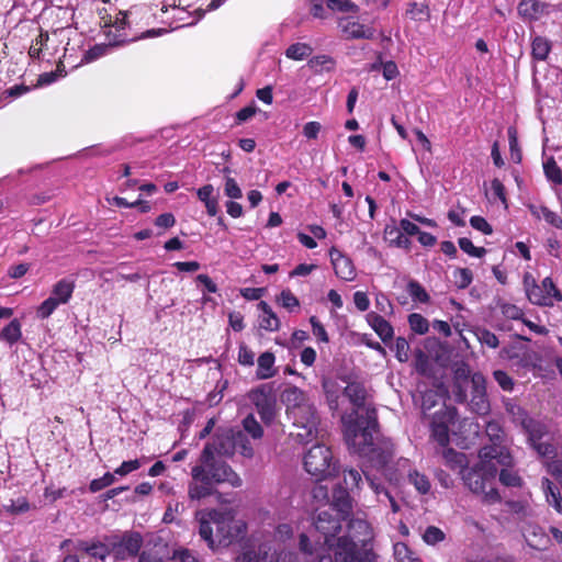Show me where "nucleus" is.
Masks as SVG:
<instances>
[{"label":"nucleus","mask_w":562,"mask_h":562,"mask_svg":"<svg viewBox=\"0 0 562 562\" xmlns=\"http://www.w3.org/2000/svg\"><path fill=\"white\" fill-rule=\"evenodd\" d=\"M521 425L528 435V441L540 457H550L554 452L552 445L541 441L544 432L539 423L529 417H524Z\"/></svg>","instance_id":"13"},{"label":"nucleus","mask_w":562,"mask_h":562,"mask_svg":"<svg viewBox=\"0 0 562 562\" xmlns=\"http://www.w3.org/2000/svg\"><path fill=\"white\" fill-rule=\"evenodd\" d=\"M407 292L415 302L427 303L429 301L428 293L417 281L408 282Z\"/></svg>","instance_id":"43"},{"label":"nucleus","mask_w":562,"mask_h":562,"mask_svg":"<svg viewBox=\"0 0 562 562\" xmlns=\"http://www.w3.org/2000/svg\"><path fill=\"white\" fill-rule=\"evenodd\" d=\"M342 32L348 38H373L374 30L356 21L342 19L340 21Z\"/></svg>","instance_id":"19"},{"label":"nucleus","mask_w":562,"mask_h":562,"mask_svg":"<svg viewBox=\"0 0 562 562\" xmlns=\"http://www.w3.org/2000/svg\"><path fill=\"white\" fill-rule=\"evenodd\" d=\"M408 481L419 494H427L430 491L431 484L429 479L417 470L409 471Z\"/></svg>","instance_id":"34"},{"label":"nucleus","mask_w":562,"mask_h":562,"mask_svg":"<svg viewBox=\"0 0 562 562\" xmlns=\"http://www.w3.org/2000/svg\"><path fill=\"white\" fill-rule=\"evenodd\" d=\"M75 283L68 279H61L54 284L50 297L58 304H67L72 296Z\"/></svg>","instance_id":"20"},{"label":"nucleus","mask_w":562,"mask_h":562,"mask_svg":"<svg viewBox=\"0 0 562 562\" xmlns=\"http://www.w3.org/2000/svg\"><path fill=\"white\" fill-rule=\"evenodd\" d=\"M196 467H204V473H209L213 485L227 483L232 487H239L243 484L240 476L227 463L212 456L211 447H204Z\"/></svg>","instance_id":"6"},{"label":"nucleus","mask_w":562,"mask_h":562,"mask_svg":"<svg viewBox=\"0 0 562 562\" xmlns=\"http://www.w3.org/2000/svg\"><path fill=\"white\" fill-rule=\"evenodd\" d=\"M479 458L480 461L476 465L463 471L462 479L473 493L483 494L488 503L498 502L501 497L493 487V482L498 470L497 465L510 463V453L498 447H483Z\"/></svg>","instance_id":"3"},{"label":"nucleus","mask_w":562,"mask_h":562,"mask_svg":"<svg viewBox=\"0 0 562 562\" xmlns=\"http://www.w3.org/2000/svg\"><path fill=\"white\" fill-rule=\"evenodd\" d=\"M328 508H334V514L346 519L349 510L351 509V499L347 488H339L334 493L333 505Z\"/></svg>","instance_id":"24"},{"label":"nucleus","mask_w":562,"mask_h":562,"mask_svg":"<svg viewBox=\"0 0 562 562\" xmlns=\"http://www.w3.org/2000/svg\"><path fill=\"white\" fill-rule=\"evenodd\" d=\"M326 4L331 11L358 12V7L350 0H327Z\"/></svg>","instance_id":"49"},{"label":"nucleus","mask_w":562,"mask_h":562,"mask_svg":"<svg viewBox=\"0 0 562 562\" xmlns=\"http://www.w3.org/2000/svg\"><path fill=\"white\" fill-rule=\"evenodd\" d=\"M344 424L345 439L351 452L368 458L373 467L384 469L394 456V445L389 439H378L376 412L374 408H367L366 415H345L341 418Z\"/></svg>","instance_id":"1"},{"label":"nucleus","mask_w":562,"mask_h":562,"mask_svg":"<svg viewBox=\"0 0 562 562\" xmlns=\"http://www.w3.org/2000/svg\"><path fill=\"white\" fill-rule=\"evenodd\" d=\"M281 305L288 310H292L300 305L297 297L289 290H283L279 299Z\"/></svg>","instance_id":"62"},{"label":"nucleus","mask_w":562,"mask_h":562,"mask_svg":"<svg viewBox=\"0 0 562 562\" xmlns=\"http://www.w3.org/2000/svg\"><path fill=\"white\" fill-rule=\"evenodd\" d=\"M486 435L492 442L487 447H498L504 451H508L507 448L502 443L504 431L497 422H488L486 424Z\"/></svg>","instance_id":"32"},{"label":"nucleus","mask_w":562,"mask_h":562,"mask_svg":"<svg viewBox=\"0 0 562 562\" xmlns=\"http://www.w3.org/2000/svg\"><path fill=\"white\" fill-rule=\"evenodd\" d=\"M408 324L411 329L418 335H424L429 329L428 321L418 313H413L408 316Z\"/></svg>","instance_id":"42"},{"label":"nucleus","mask_w":562,"mask_h":562,"mask_svg":"<svg viewBox=\"0 0 562 562\" xmlns=\"http://www.w3.org/2000/svg\"><path fill=\"white\" fill-rule=\"evenodd\" d=\"M352 559L349 561H339L337 557L331 555H321L318 562H375V554L371 550H362L359 551L357 546L352 548Z\"/></svg>","instance_id":"29"},{"label":"nucleus","mask_w":562,"mask_h":562,"mask_svg":"<svg viewBox=\"0 0 562 562\" xmlns=\"http://www.w3.org/2000/svg\"><path fill=\"white\" fill-rule=\"evenodd\" d=\"M261 315L259 317V325L261 328L270 331H276L280 328V321L272 312L271 307L263 301L258 304Z\"/></svg>","instance_id":"26"},{"label":"nucleus","mask_w":562,"mask_h":562,"mask_svg":"<svg viewBox=\"0 0 562 562\" xmlns=\"http://www.w3.org/2000/svg\"><path fill=\"white\" fill-rule=\"evenodd\" d=\"M453 278L459 289H465L471 284L473 274L468 268H457L453 271Z\"/></svg>","instance_id":"47"},{"label":"nucleus","mask_w":562,"mask_h":562,"mask_svg":"<svg viewBox=\"0 0 562 562\" xmlns=\"http://www.w3.org/2000/svg\"><path fill=\"white\" fill-rule=\"evenodd\" d=\"M508 140H509V150L512 159L515 162H519L521 160V154L518 148V139H517V131L515 127L510 126L507 131Z\"/></svg>","instance_id":"51"},{"label":"nucleus","mask_w":562,"mask_h":562,"mask_svg":"<svg viewBox=\"0 0 562 562\" xmlns=\"http://www.w3.org/2000/svg\"><path fill=\"white\" fill-rule=\"evenodd\" d=\"M457 409L445 406L436 412L431 420V437L441 447L446 448L449 443V432L451 426L457 422Z\"/></svg>","instance_id":"8"},{"label":"nucleus","mask_w":562,"mask_h":562,"mask_svg":"<svg viewBox=\"0 0 562 562\" xmlns=\"http://www.w3.org/2000/svg\"><path fill=\"white\" fill-rule=\"evenodd\" d=\"M211 447L212 456L218 457H231L235 452V432L227 431L221 435H216L211 443L205 445Z\"/></svg>","instance_id":"15"},{"label":"nucleus","mask_w":562,"mask_h":562,"mask_svg":"<svg viewBox=\"0 0 562 562\" xmlns=\"http://www.w3.org/2000/svg\"><path fill=\"white\" fill-rule=\"evenodd\" d=\"M304 468L306 472L317 479L334 475L337 471L331 451L325 445H315L306 452Z\"/></svg>","instance_id":"7"},{"label":"nucleus","mask_w":562,"mask_h":562,"mask_svg":"<svg viewBox=\"0 0 562 562\" xmlns=\"http://www.w3.org/2000/svg\"><path fill=\"white\" fill-rule=\"evenodd\" d=\"M281 402L294 428L292 436L302 443L311 442L319 436V415L306 392L289 385L281 393Z\"/></svg>","instance_id":"2"},{"label":"nucleus","mask_w":562,"mask_h":562,"mask_svg":"<svg viewBox=\"0 0 562 562\" xmlns=\"http://www.w3.org/2000/svg\"><path fill=\"white\" fill-rule=\"evenodd\" d=\"M192 481L188 486V496L192 501L205 498L214 493V485L204 473V467L194 465L191 470Z\"/></svg>","instance_id":"11"},{"label":"nucleus","mask_w":562,"mask_h":562,"mask_svg":"<svg viewBox=\"0 0 562 562\" xmlns=\"http://www.w3.org/2000/svg\"><path fill=\"white\" fill-rule=\"evenodd\" d=\"M59 305L49 296L37 307V317L41 319L48 318Z\"/></svg>","instance_id":"53"},{"label":"nucleus","mask_w":562,"mask_h":562,"mask_svg":"<svg viewBox=\"0 0 562 562\" xmlns=\"http://www.w3.org/2000/svg\"><path fill=\"white\" fill-rule=\"evenodd\" d=\"M342 536H346L350 541L356 542L357 549L359 551L364 549L372 551L369 544L373 538V533L372 528L368 521L360 518L350 519L347 525V532Z\"/></svg>","instance_id":"12"},{"label":"nucleus","mask_w":562,"mask_h":562,"mask_svg":"<svg viewBox=\"0 0 562 562\" xmlns=\"http://www.w3.org/2000/svg\"><path fill=\"white\" fill-rule=\"evenodd\" d=\"M539 286L543 290L544 294L550 296V300L562 301V294L557 289L551 278H544Z\"/></svg>","instance_id":"58"},{"label":"nucleus","mask_w":562,"mask_h":562,"mask_svg":"<svg viewBox=\"0 0 562 562\" xmlns=\"http://www.w3.org/2000/svg\"><path fill=\"white\" fill-rule=\"evenodd\" d=\"M276 357L272 352L266 351L258 358V368L256 375L260 380L270 379L276 374L274 370Z\"/></svg>","instance_id":"25"},{"label":"nucleus","mask_w":562,"mask_h":562,"mask_svg":"<svg viewBox=\"0 0 562 562\" xmlns=\"http://www.w3.org/2000/svg\"><path fill=\"white\" fill-rule=\"evenodd\" d=\"M115 481L114 473H105L102 477L94 479L90 482L89 490L92 493H97L110 485Z\"/></svg>","instance_id":"50"},{"label":"nucleus","mask_w":562,"mask_h":562,"mask_svg":"<svg viewBox=\"0 0 562 562\" xmlns=\"http://www.w3.org/2000/svg\"><path fill=\"white\" fill-rule=\"evenodd\" d=\"M310 323L312 326V333L317 338V340H319L322 342H328L329 341L328 334H327L325 327L323 326V324L318 321V318L316 316H311Z\"/></svg>","instance_id":"56"},{"label":"nucleus","mask_w":562,"mask_h":562,"mask_svg":"<svg viewBox=\"0 0 562 562\" xmlns=\"http://www.w3.org/2000/svg\"><path fill=\"white\" fill-rule=\"evenodd\" d=\"M476 337L480 340L481 344L486 345L490 348H497L498 347V338L496 335L487 329H479L476 331Z\"/></svg>","instance_id":"59"},{"label":"nucleus","mask_w":562,"mask_h":562,"mask_svg":"<svg viewBox=\"0 0 562 562\" xmlns=\"http://www.w3.org/2000/svg\"><path fill=\"white\" fill-rule=\"evenodd\" d=\"M510 462L513 459L510 458ZM502 470L499 472V481L502 484L510 487L520 486L521 479L520 476L512 469V463L508 465H502Z\"/></svg>","instance_id":"38"},{"label":"nucleus","mask_w":562,"mask_h":562,"mask_svg":"<svg viewBox=\"0 0 562 562\" xmlns=\"http://www.w3.org/2000/svg\"><path fill=\"white\" fill-rule=\"evenodd\" d=\"M361 481V474L357 470L349 469L344 472V482L347 490L359 488Z\"/></svg>","instance_id":"52"},{"label":"nucleus","mask_w":562,"mask_h":562,"mask_svg":"<svg viewBox=\"0 0 562 562\" xmlns=\"http://www.w3.org/2000/svg\"><path fill=\"white\" fill-rule=\"evenodd\" d=\"M313 52V48L305 43H295L288 47L285 56L293 60H303L308 57Z\"/></svg>","instance_id":"35"},{"label":"nucleus","mask_w":562,"mask_h":562,"mask_svg":"<svg viewBox=\"0 0 562 562\" xmlns=\"http://www.w3.org/2000/svg\"><path fill=\"white\" fill-rule=\"evenodd\" d=\"M22 338V325L19 319H12L0 330V340L9 346L14 345Z\"/></svg>","instance_id":"27"},{"label":"nucleus","mask_w":562,"mask_h":562,"mask_svg":"<svg viewBox=\"0 0 562 562\" xmlns=\"http://www.w3.org/2000/svg\"><path fill=\"white\" fill-rule=\"evenodd\" d=\"M199 521V532L203 540L207 542L211 549H215L216 540L213 537V526H215L217 546H229L234 541L243 539L247 532L245 520L235 519L229 512L217 509L200 510L196 513Z\"/></svg>","instance_id":"4"},{"label":"nucleus","mask_w":562,"mask_h":562,"mask_svg":"<svg viewBox=\"0 0 562 562\" xmlns=\"http://www.w3.org/2000/svg\"><path fill=\"white\" fill-rule=\"evenodd\" d=\"M542 488L547 498V502L554 507V509L562 514V496L557 487L553 486V483L547 479H542Z\"/></svg>","instance_id":"30"},{"label":"nucleus","mask_w":562,"mask_h":562,"mask_svg":"<svg viewBox=\"0 0 562 562\" xmlns=\"http://www.w3.org/2000/svg\"><path fill=\"white\" fill-rule=\"evenodd\" d=\"M458 244L461 250L471 257L481 258L486 252L485 248L474 246L473 243L467 237L459 238Z\"/></svg>","instance_id":"46"},{"label":"nucleus","mask_w":562,"mask_h":562,"mask_svg":"<svg viewBox=\"0 0 562 562\" xmlns=\"http://www.w3.org/2000/svg\"><path fill=\"white\" fill-rule=\"evenodd\" d=\"M143 544V538L138 532H125L122 536L110 538L112 555L116 560H125L135 557Z\"/></svg>","instance_id":"9"},{"label":"nucleus","mask_w":562,"mask_h":562,"mask_svg":"<svg viewBox=\"0 0 562 562\" xmlns=\"http://www.w3.org/2000/svg\"><path fill=\"white\" fill-rule=\"evenodd\" d=\"M542 218L553 227L562 229V217L555 212L549 210L548 207H543Z\"/></svg>","instance_id":"63"},{"label":"nucleus","mask_w":562,"mask_h":562,"mask_svg":"<svg viewBox=\"0 0 562 562\" xmlns=\"http://www.w3.org/2000/svg\"><path fill=\"white\" fill-rule=\"evenodd\" d=\"M238 363L245 367H251L255 363V353L241 342L238 347Z\"/></svg>","instance_id":"55"},{"label":"nucleus","mask_w":562,"mask_h":562,"mask_svg":"<svg viewBox=\"0 0 562 562\" xmlns=\"http://www.w3.org/2000/svg\"><path fill=\"white\" fill-rule=\"evenodd\" d=\"M147 461L148 458L146 457H143L142 459L124 461L119 468L115 469L114 474L120 476L127 475L128 473L138 470Z\"/></svg>","instance_id":"44"},{"label":"nucleus","mask_w":562,"mask_h":562,"mask_svg":"<svg viewBox=\"0 0 562 562\" xmlns=\"http://www.w3.org/2000/svg\"><path fill=\"white\" fill-rule=\"evenodd\" d=\"M531 48H532V56L536 59L544 60L550 53L551 44L547 38H544L542 36H537L532 41Z\"/></svg>","instance_id":"37"},{"label":"nucleus","mask_w":562,"mask_h":562,"mask_svg":"<svg viewBox=\"0 0 562 562\" xmlns=\"http://www.w3.org/2000/svg\"><path fill=\"white\" fill-rule=\"evenodd\" d=\"M330 261L336 276L345 281L355 280L357 273L352 260L336 248L329 250Z\"/></svg>","instance_id":"14"},{"label":"nucleus","mask_w":562,"mask_h":562,"mask_svg":"<svg viewBox=\"0 0 562 562\" xmlns=\"http://www.w3.org/2000/svg\"><path fill=\"white\" fill-rule=\"evenodd\" d=\"M345 395L350 400V402L355 405L356 411L351 413L350 415H353V418H356V413L358 412L359 415H366V389L360 383H349L345 387ZM368 408H370L368 406Z\"/></svg>","instance_id":"17"},{"label":"nucleus","mask_w":562,"mask_h":562,"mask_svg":"<svg viewBox=\"0 0 562 562\" xmlns=\"http://www.w3.org/2000/svg\"><path fill=\"white\" fill-rule=\"evenodd\" d=\"M471 398L469 402L470 409L481 416L490 413V402L486 395V380L480 372L471 375Z\"/></svg>","instance_id":"10"},{"label":"nucleus","mask_w":562,"mask_h":562,"mask_svg":"<svg viewBox=\"0 0 562 562\" xmlns=\"http://www.w3.org/2000/svg\"><path fill=\"white\" fill-rule=\"evenodd\" d=\"M249 400L256 408L263 404H268L276 398L272 395V387L269 385H261L249 393Z\"/></svg>","instance_id":"31"},{"label":"nucleus","mask_w":562,"mask_h":562,"mask_svg":"<svg viewBox=\"0 0 562 562\" xmlns=\"http://www.w3.org/2000/svg\"><path fill=\"white\" fill-rule=\"evenodd\" d=\"M196 195L199 200L204 203L206 213L210 216H215L218 212V200L214 195V187L212 184H205L198 189Z\"/></svg>","instance_id":"23"},{"label":"nucleus","mask_w":562,"mask_h":562,"mask_svg":"<svg viewBox=\"0 0 562 562\" xmlns=\"http://www.w3.org/2000/svg\"><path fill=\"white\" fill-rule=\"evenodd\" d=\"M493 375L504 391L510 392L514 389V381L505 371L496 370Z\"/></svg>","instance_id":"60"},{"label":"nucleus","mask_w":562,"mask_h":562,"mask_svg":"<svg viewBox=\"0 0 562 562\" xmlns=\"http://www.w3.org/2000/svg\"><path fill=\"white\" fill-rule=\"evenodd\" d=\"M470 225H471L474 229H476V231H479V232H481V233H483V234H485V235H491V234L493 233V228H492V226H491V225L487 223V221H486L484 217H482V216H477V215L472 216V217L470 218Z\"/></svg>","instance_id":"61"},{"label":"nucleus","mask_w":562,"mask_h":562,"mask_svg":"<svg viewBox=\"0 0 562 562\" xmlns=\"http://www.w3.org/2000/svg\"><path fill=\"white\" fill-rule=\"evenodd\" d=\"M442 457L445 463L454 471H460L463 473L465 467L468 465L467 456L462 452H458L453 449H445L442 451Z\"/></svg>","instance_id":"28"},{"label":"nucleus","mask_w":562,"mask_h":562,"mask_svg":"<svg viewBox=\"0 0 562 562\" xmlns=\"http://www.w3.org/2000/svg\"><path fill=\"white\" fill-rule=\"evenodd\" d=\"M341 520L344 519L340 516L334 514V508L321 509L314 519V527L323 537L324 546L329 552L339 561H350L353 557L352 548L357 543L340 535Z\"/></svg>","instance_id":"5"},{"label":"nucleus","mask_w":562,"mask_h":562,"mask_svg":"<svg viewBox=\"0 0 562 562\" xmlns=\"http://www.w3.org/2000/svg\"><path fill=\"white\" fill-rule=\"evenodd\" d=\"M235 451L247 459H252L255 450L249 439L241 432H235Z\"/></svg>","instance_id":"33"},{"label":"nucleus","mask_w":562,"mask_h":562,"mask_svg":"<svg viewBox=\"0 0 562 562\" xmlns=\"http://www.w3.org/2000/svg\"><path fill=\"white\" fill-rule=\"evenodd\" d=\"M423 539L428 544H436L445 539V533L441 529L435 526H429L424 535Z\"/></svg>","instance_id":"54"},{"label":"nucleus","mask_w":562,"mask_h":562,"mask_svg":"<svg viewBox=\"0 0 562 562\" xmlns=\"http://www.w3.org/2000/svg\"><path fill=\"white\" fill-rule=\"evenodd\" d=\"M76 548L101 561H104L108 555L112 554L110 542L105 544L100 541H79Z\"/></svg>","instance_id":"21"},{"label":"nucleus","mask_w":562,"mask_h":562,"mask_svg":"<svg viewBox=\"0 0 562 562\" xmlns=\"http://www.w3.org/2000/svg\"><path fill=\"white\" fill-rule=\"evenodd\" d=\"M395 356L401 362H405L409 358V345L403 337H397L395 340Z\"/></svg>","instance_id":"57"},{"label":"nucleus","mask_w":562,"mask_h":562,"mask_svg":"<svg viewBox=\"0 0 562 562\" xmlns=\"http://www.w3.org/2000/svg\"><path fill=\"white\" fill-rule=\"evenodd\" d=\"M367 322L384 342L393 338V327L381 315L371 312L367 315Z\"/></svg>","instance_id":"18"},{"label":"nucleus","mask_w":562,"mask_h":562,"mask_svg":"<svg viewBox=\"0 0 562 562\" xmlns=\"http://www.w3.org/2000/svg\"><path fill=\"white\" fill-rule=\"evenodd\" d=\"M548 472L561 484L562 486V461L554 460L547 463Z\"/></svg>","instance_id":"64"},{"label":"nucleus","mask_w":562,"mask_h":562,"mask_svg":"<svg viewBox=\"0 0 562 562\" xmlns=\"http://www.w3.org/2000/svg\"><path fill=\"white\" fill-rule=\"evenodd\" d=\"M308 66L317 72L333 71L335 68V60L328 55H319L308 60Z\"/></svg>","instance_id":"39"},{"label":"nucleus","mask_w":562,"mask_h":562,"mask_svg":"<svg viewBox=\"0 0 562 562\" xmlns=\"http://www.w3.org/2000/svg\"><path fill=\"white\" fill-rule=\"evenodd\" d=\"M244 430L254 439H261L263 429L252 414L247 415L243 420Z\"/></svg>","instance_id":"40"},{"label":"nucleus","mask_w":562,"mask_h":562,"mask_svg":"<svg viewBox=\"0 0 562 562\" xmlns=\"http://www.w3.org/2000/svg\"><path fill=\"white\" fill-rule=\"evenodd\" d=\"M543 170L548 180H550L554 184L562 183V170L553 158L547 160L543 164Z\"/></svg>","instance_id":"41"},{"label":"nucleus","mask_w":562,"mask_h":562,"mask_svg":"<svg viewBox=\"0 0 562 562\" xmlns=\"http://www.w3.org/2000/svg\"><path fill=\"white\" fill-rule=\"evenodd\" d=\"M113 47V44H97L83 54L81 63L94 61L109 54Z\"/></svg>","instance_id":"36"},{"label":"nucleus","mask_w":562,"mask_h":562,"mask_svg":"<svg viewBox=\"0 0 562 562\" xmlns=\"http://www.w3.org/2000/svg\"><path fill=\"white\" fill-rule=\"evenodd\" d=\"M550 5L539 0H521L518 4V14L528 21L539 20L542 15L549 13Z\"/></svg>","instance_id":"16"},{"label":"nucleus","mask_w":562,"mask_h":562,"mask_svg":"<svg viewBox=\"0 0 562 562\" xmlns=\"http://www.w3.org/2000/svg\"><path fill=\"white\" fill-rule=\"evenodd\" d=\"M525 289L528 300L532 304L542 305V306H551L553 301L550 300L548 294L543 293V290L535 283L533 280L529 281V278L525 277Z\"/></svg>","instance_id":"22"},{"label":"nucleus","mask_w":562,"mask_h":562,"mask_svg":"<svg viewBox=\"0 0 562 562\" xmlns=\"http://www.w3.org/2000/svg\"><path fill=\"white\" fill-rule=\"evenodd\" d=\"M224 193L231 200H237L243 196V191L239 184L229 176L224 177Z\"/></svg>","instance_id":"45"},{"label":"nucleus","mask_w":562,"mask_h":562,"mask_svg":"<svg viewBox=\"0 0 562 562\" xmlns=\"http://www.w3.org/2000/svg\"><path fill=\"white\" fill-rule=\"evenodd\" d=\"M256 409H257L261 420L266 425H271L273 423V420L276 418V414H277L276 400L268 404H263Z\"/></svg>","instance_id":"48"}]
</instances>
